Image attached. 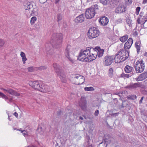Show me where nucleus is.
<instances>
[{"instance_id":"27","label":"nucleus","mask_w":147,"mask_h":147,"mask_svg":"<svg viewBox=\"0 0 147 147\" xmlns=\"http://www.w3.org/2000/svg\"><path fill=\"white\" fill-rule=\"evenodd\" d=\"M142 86V83L138 82L135 83L131 86V87L133 88H136L138 87H141Z\"/></svg>"},{"instance_id":"23","label":"nucleus","mask_w":147,"mask_h":147,"mask_svg":"<svg viewBox=\"0 0 147 147\" xmlns=\"http://www.w3.org/2000/svg\"><path fill=\"white\" fill-rule=\"evenodd\" d=\"M125 71L126 73L131 72L134 70L133 68L129 65H127L125 67Z\"/></svg>"},{"instance_id":"18","label":"nucleus","mask_w":147,"mask_h":147,"mask_svg":"<svg viewBox=\"0 0 147 147\" xmlns=\"http://www.w3.org/2000/svg\"><path fill=\"white\" fill-rule=\"evenodd\" d=\"M50 90L49 87L48 86L42 84L41 85L39 91L42 92H49Z\"/></svg>"},{"instance_id":"58","label":"nucleus","mask_w":147,"mask_h":147,"mask_svg":"<svg viewBox=\"0 0 147 147\" xmlns=\"http://www.w3.org/2000/svg\"><path fill=\"white\" fill-rule=\"evenodd\" d=\"M121 107H124V106L123 105V103L122 104V105H121Z\"/></svg>"},{"instance_id":"52","label":"nucleus","mask_w":147,"mask_h":147,"mask_svg":"<svg viewBox=\"0 0 147 147\" xmlns=\"http://www.w3.org/2000/svg\"><path fill=\"white\" fill-rule=\"evenodd\" d=\"M147 3V0H143L142 2V3L145 4Z\"/></svg>"},{"instance_id":"55","label":"nucleus","mask_w":147,"mask_h":147,"mask_svg":"<svg viewBox=\"0 0 147 147\" xmlns=\"http://www.w3.org/2000/svg\"><path fill=\"white\" fill-rule=\"evenodd\" d=\"M13 114L16 117H17L18 116V114L16 112L14 113Z\"/></svg>"},{"instance_id":"56","label":"nucleus","mask_w":147,"mask_h":147,"mask_svg":"<svg viewBox=\"0 0 147 147\" xmlns=\"http://www.w3.org/2000/svg\"><path fill=\"white\" fill-rule=\"evenodd\" d=\"M144 55L145 56L147 57V52L144 53Z\"/></svg>"},{"instance_id":"6","label":"nucleus","mask_w":147,"mask_h":147,"mask_svg":"<svg viewBox=\"0 0 147 147\" xmlns=\"http://www.w3.org/2000/svg\"><path fill=\"white\" fill-rule=\"evenodd\" d=\"M88 37L90 39H93L97 37L99 34L100 32L95 27H91L88 31Z\"/></svg>"},{"instance_id":"34","label":"nucleus","mask_w":147,"mask_h":147,"mask_svg":"<svg viewBox=\"0 0 147 147\" xmlns=\"http://www.w3.org/2000/svg\"><path fill=\"white\" fill-rule=\"evenodd\" d=\"M85 91H92L94 90V88L92 87H85L84 88Z\"/></svg>"},{"instance_id":"17","label":"nucleus","mask_w":147,"mask_h":147,"mask_svg":"<svg viewBox=\"0 0 147 147\" xmlns=\"http://www.w3.org/2000/svg\"><path fill=\"white\" fill-rule=\"evenodd\" d=\"M99 20H99V22L102 26L107 25L109 22L108 18L105 16L100 18Z\"/></svg>"},{"instance_id":"43","label":"nucleus","mask_w":147,"mask_h":147,"mask_svg":"<svg viewBox=\"0 0 147 147\" xmlns=\"http://www.w3.org/2000/svg\"><path fill=\"white\" fill-rule=\"evenodd\" d=\"M5 43L4 41L0 39V47H2Z\"/></svg>"},{"instance_id":"50","label":"nucleus","mask_w":147,"mask_h":147,"mask_svg":"<svg viewBox=\"0 0 147 147\" xmlns=\"http://www.w3.org/2000/svg\"><path fill=\"white\" fill-rule=\"evenodd\" d=\"M2 98L5 99V100H7L9 98L8 97H7V96H6L5 94Z\"/></svg>"},{"instance_id":"46","label":"nucleus","mask_w":147,"mask_h":147,"mask_svg":"<svg viewBox=\"0 0 147 147\" xmlns=\"http://www.w3.org/2000/svg\"><path fill=\"white\" fill-rule=\"evenodd\" d=\"M47 0H39L41 3H44L46 2Z\"/></svg>"},{"instance_id":"38","label":"nucleus","mask_w":147,"mask_h":147,"mask_svg":"<svg viewBox=\"0 0 147 147\" xmlns=\"http://www.w3.org/2000/svg\"><path fill=\"white\" fill-rule=\"evenodd\" d=\"M37 70H41L46 69V67L45 66H41L38 67H36Z\"/></svg>"},{"instance_id":"7","label":"nucleus","mask_w":147,"mask_h":147,"mask_svg":"<svg viewBox=\"0 0 147 147\" xmlns=\"http://www.w3.org/2000/svg\"><path fill=\"white\" fill-rule=\"evenodd\" d=\"M143 62V61L142 60H140L136 62L134 68L137 73H141L144 70L145 65Z\"/></svg>"},{"instance_id":"60","label":"nucleus","mask_w":147,"mask_h":147,"mask_svg":"<svg viewBox=\"0 0 147 147\" xmlns=\"http://www.w3.org/2000/svg\"><path fill=\"white\" fill-rule=\"evenodd\" d=\"M147 20H146L145 22H144V23L143 24H144L145 23V22L147 21Z\"/></svg>"},{"instance_id":"14","label":"nucleus","mask_w":147,"mask_h":147,"mask_svg":"<svg viewBox=\"0 0 147 147\" xmlns=\"http://www.w3.org/2000/svg\"><path fill=\"white\" fill-rule=\"evenodd\" d=\"M133 43V40L132 38H129L127 41L125 43L123 49H125L126 50L129 49L131 47Z\"/></svg>"},{"instance_id":"20","label":"nucleus","mask_w":147,"mask_h":147,"mask_svg":"<svg viewBox=\"0 0 147 147\" xmlns=\"http://www.w3.org/2000/svg\"><path fill=\"white\" fill-rule=\"evenodd\" d=\"M86 101L84 98H81L79 103V105L82 109L84 110L86 109Z\"/></svg>"},{"instance_id":"35","label":"nucleus","mask_w":147,"mask_h":147,"mask_svg":"<svg viewBox=\"0 0 147 147\" xmlns=\"http://www.w3.org/2000/svg\"><path fill=\"white\" fill-rule=\"evenodd\" d=\"M105 142H102L99 144L98 147H106L107 146V143L105 144Z\"/></svg>"},{"instance_id":"45","label":"nucleus","mask_w":147,"mask_h":147,"mask_svg":"<svg viewBox=\"0 0 147 147\" xmlns=\"http://www.w3.org/2000/svg\"><path fill=\"white\" fill-rule=\"evenodd\" d=\"M99 114V111L98 110H96L94 113V115L95 116H98Z\"/></svg>"},{"instance_id":"41","label":"nucleus","mask_w":147,"mask_h":147,"mask_svg":"<svg viewBox=\"0 0 147 147\" xmlns=\"http://www.w3.org/2000/svg\"><path fill=\"white\" fill-rule=\"evenodd\" d=\"M62 19V16L60 14H58L57 16V21L59 22Z\"/></svg>"},{"instance_id":"33","label":"nucleus","mask_w":147,"mask_h":147,"mask_svg":"<svg viewBox=\"0 0 147 147\" xmlns=\"http://www.w3.org/2000/svg\"><path fill=\"white\" fill-rule=\"evenodd\" d=\"M133 74L131 75H130V74H122L121 75V77L124 78H128L129 77H131Z\"/></svg>"},{"instance_id":"9","label":"nucleus","mask_w":147,"mask_h":147,"mask_svg":"<svg viewBox=\"0 0 147 147\" xmlns=\"http://www.w3.org/2000/svg\"><path fill=\"white\" fill-rule=\"evenodd\" d=\"M118 53L121 56L122 61H124L127 59L129 56V53L128 51L125 49H122L118 52Z\"/></svg>"},{"instance_id":"21","label":"nucleus","mask_w":147,"mask_h":147,"mask_svg":"<svg viewBox=\"0 0 147 147\" xmlns=\"http://www.w3.org/2000/svg\"><path fill=\"white\" fill-rule=\"evenodd\" d=\"M114 58L115 59V61L116 63H119L121 62H122L121 56L118 53L115 56Z\"/></svg>"},{"instance_id":"28","label":"nucleus","mask_w":147,"mask_h":147,"mask_svg":"<svg viewBox=\"0 0 147 147\" xmlns=\"http://www.w3.org/2000/svg\"><path fill=\"white\" fill-rule=\"evenodd\" d=\"M28 71L30 72H33L37 70V68L36 67H29L28 68Z\"/></svg>"},{"instance_id":"3","label":"nucleus","mask_w":147,"mask_h":147,"mask_svg":"<svg viewBox=\"0 0 147 147\" xmlns=\"http://www.w3.org/2000/svg\"><path fill=\"white\" fill-rule=\"evenodd\" d=\"M98 9V6L96 4L87 9L85 12L86 18L87 19H90L94 17L96 14V11Z\"/></svg>"},{"instance_id":"2","label":"nucleus","mask_w":147,"mask_h":147,"mask_svg":"<svg viewBox=\"0 0 147 147\" xmlns=\"http://www.w3.org/2000/svg\"><path fill=\"white\" fill-rule=\"evenodd\" d=\"M62 39L63 36L62 34L55 33L52 36L50 42L53 48L56 49L59 48L61 46Z\"/></svg>"},{"instance_id":"36","label":"nucleus","mask_w":147,"mask_h":147,"mask_svg":"<svg viewBox=\"0 0 147 147\" xmlns=\"http://www.w3.org/2000/svg\"><path fill=\"white\" fill-rule=\"evenodd\" d=\"M110 0H100V3L103 5H106L109 3Z\"/></svg>"},{"instance_id":"42","label":"nucleus","mask_w":147,"mask_h":147,"mask_svg":"<svg viewBox=\"0 0 147 147\" xmlns=\"http://www.w3.org/2000/svg\"><path fill=\"white\" fill-rule=\"evenodd\" d=\"M49 46V45L48 44H47L46 45V51L48 52H49V51H52V50L50 48H49L48 47Z\"/></svg>"},{"instance_id":"44","label":"nucleus","mask_w":147,"mask_h":147,"mask_svg":"<svg viewBox=\"0 0 147 147\" xmlns=\"http://www.w3.org/2000/svg\"><path fill=\"white\" fill-rule=\"evenodd\" d=\"M118 113H113L110 114V115L112 117H115L118 115Z\"/></svg>"},{"instance_id":"57","label":"nucleus","mask_w":147,"mask_h":147,"mask_svg":"<svg viewBox=\"0 0 147 147\" xmlns=\"http://www.w3.org/2000/svg\"><path fill=\"white\" fill-rule=\"evenodd\" d=\"M80 119L81 120H83V117H80Z\"/></svg>"},{"instance_id":"54","label":"nucleus","mask_w":147,"mask_h":147,"mask_svg":"<svg viewBox=\"0 0 147 147\" xmlns=\"http://www.w3.org/2000/svg\"><path fill=\"white\" fill-rule=\"evenodd\" d=\"M55 3L56 4L58 3L59 1H60V0H55Z\"/></svg>"},{"instance_id":"48","label":"nucleus","mask_w":147,"mask_h":147,"mask_svg":"<svg viewBox=\"0 0 147 147\" xmlns=\"http://www.w3.org/2000/svg\"><path fill=\"white\" fill-rule=\"evenodd\" d=\"M144 98V97L143 96H142L141 97L140 100L139 101V103H140V104H141V103H142V100H143Z\"/></svg>"},{"instance_id":"13","label":"nucleus","mask_w":147,"mask_h":147,"mask_svg":"<svg viewBox=\"0 0 147 147\" xmlns=\"http://www.w3.org/2000/svg\"><path fill=\"white\" fill-rule=\"evenodd\" d=\"M126 11V8L123 5H119L115 9V12L117 13H120L124 12Z\"/></svg>"},{"instance_id":"59","label":"nucleus","mask_w":147,"mask_h":147,"mask_svg":"<svg viewBox=\"0 0 147 147\" xmlns=\"http://www.w3.org/2000/svg\"><path fill=\"white\" fill-rule=\"evenodd\" d=\"M87 147H92V146L91 145H89Z\"/></svg>"},{"instance_id":"25","label":"nucleus","mask_w":147,"mask_h":147,"mask_svg":"<svg viewBox=\"0 0 147 147\" xmlns=\"http://www.w3.org/2000/svg\"><path fill=\"white\" fill-rule=\"evenodd\" d=\"M20 56L22 57L23 64H25L26 63V61L27 60V59L26 57L25 54L22 51L20 53Z\"/></svg>"},{"instance_id":"19","label":"nucleus","mask_w":147,"mask_h":147,"mask_svg":"<svg viewBox=\"0 0 147 147\" xmlns=\"http://www.w3.org/2000/svg\"><path fill=\"white\" fill-rule=\"evenodd\" d=\"M84 14H82L76 18L75 19V21L77 23H81L84 22Z\"/></svg>"},{"instance_id":"26","label":"nucleus","mask_w":147,"mask_h":147,"mask_svg":"<svg viewBox=\"0 0 147 147\" xmlns=\"http://www.w3.org/2000/svg\"><path fill=\"white\" fill-rule=\"evenodd\" d=\"M128 36L127 34H125L121 37L119 38L120 41L123 42H125L128 39Z\"/></svg>"},{"instance_id":"1","label":"nucleus","mask_w":147,"mask_h":147,"mask_svg":"<svg viewBox=\"0 0 147 147\" xmlns=\"http://www.w3.org/2000/svg\"><path fill=\"white\" fill-rule=\"evenodd\" d=\"M104 50H96L93 48L87 47L85 50H81L78 57L79 60L85 62H89L95 60L98 55L99 57L103 55Z\"/></svg>"},{"instance_id":"8","label":"nucleus","mask_w":147,"mask_h":147,"mask_svg":"<svg viewBox=\"0 0 147 147\" xmlns=\"http://www.w3.org/2000/svg\"><path fill=\"white\" fill-rule=\"evenodd\" d=\"M73 80L75 82L74 83L76 85H81L83 84L85 81L84 77L80 75H74L73 76Z\"/></svg>"},{"instance_id":"49","label":"nucleus","mask_w":147,"mask_h":147,"mask_svg":"<svg viewBox=\"0 0 147 147\" xmlns=\"http://www.w3.org/2000/svg\"><path fill=\"white\" fill-rule=\"evenodd\" d=\"M140 18H141L140 17H139L137 20V22L138 24H140Z\"/></svg>"},{"instance_id":"32","label":"nucleus","mask_w":147,"mask_h":147,"mask_svg":"<svg viewBox=\"0 0 147 147\" xmlns=\"http://www.w3.org/2000/svg\"><path fill=\"white\" fill-rule=\"evenodd\" d=\"M126 22L128 25L130 27L131 26V20L129 17H127L126 18Z\"/></svg>"},{"instance_id":"37","label":"nucleus","mask_w":147,"mask_h":147,"mask_svg":"<svg viewBox=\"0 0 147 147\" xmlns=\"http://www.w3.org/2000/svg\"><path fill=\"white\" fill-rule=\"evenodd\" d=\"M113 69L112 68H110L109 70V76L111 77H112L113 75Z\"/></svg>"},{"instance_id":"16","label":"nucleus","mask_w":147,"mask_h":147,"mask_svg":"<svg viewBox=\"0 0 147 147\" xmlns=\"http://www.w3.org/2000/svg\"><path fill=\"white\" fill-rule=\"evenodd\" d=\"M147 78V72H144L142 74H141L136 78L135 80L137 81H142Z\"/></svg>"},{"instance_id":"61","label":"nucleus","mask_w":147,"mask_h":147,"mask_svg":"<svg viewBox=\"0 0 147 147\" xmlns=\"http://www.w3.org/2000/svg\"><path fill=\"white\" fill-rule=\"evenodd\" d=\"M9 101H11V99H10L9 100Z\"/></svg>"},{"instance_id":"31","label":"nucleus","mask_w":147,"mask_h":147,"mask_svg":"<svg viewBox=\"0 0 147 147\" xmlns=\"http://www.w3.org/2000/svg\"><path fill=\"white\" fill-rule=\"evenodd\" d=\"M127 98L129 100H134L136 98V96L134 95H130L127 96Z\"/></svg>"},{"instance_id":"12","label":"nucleus","mask_w":147,"mask_h":147,"mask_svg":"<svg viewBox=\"0 0 147 147\" xmlns=\"http://www.w3.org/2000/svg\"><path fill=\"white\" fill-rule=\"evenodd\" d=\"M53 66L58 76H62V71L61 69V68L60 66L56 63H53Z\"/></svg>"},{"instance_id":"29","label":"nucleus","mask_w":147,"mask_h":147,"mask_svg":"<svg viewBox=\"0 0 147 147\" xmlns=\"http://www.w3.org/2000/svg\"><path fill=\"white\" fill-rule=\"evenodd\" d=\"M128 94V92L126 90H125L123 91L121 94L118 93V95L119 97H121V96H125L126 95Z\"/></svg>"},{"instance_id":"15","label":"nucleus","mask_w":147,"mask_h":147,"mask_svg":"<svg viewBox=\"0 0 147 147\" xmlns=\"http://www.w3.org/2000/svg\"><path fill=\"white\" fill-rule=\"evenodd\" d=\"M1 89L7 92L10 94L12 95H15L16 96H19L20 95V94L17 92L11 89L7 88V89H5L2 88H1Z\"/></svg>"},{"instance_id":"4","label":"nucleus","mask_w":147,"mask_h":147,"mask_svg":"<svg viewBox=\"0 0 147 147\" xmlns=\"http://www.w3.org/2000/svg\"><path fill=\"white\" fill-rule=\"evenodd\" d=\"M75 51L70 45L67 46L65 52V55L66 57L72 63L75 62V60L73 57L74 55Z\"/></svg>"},{"instance_id":"22","label":"nucleus","mask_w":147,"mask_h":147,"mask_svg":"<svg viewBox=\"0 0 147 147\" xmlns=\"http://www.w3.org/2000/svg\"><path fill=\"white\" fill-rule=\"evenodd\" d=\"M141 43L140 41H138L136 42L135 46L137 49V51L138 53L140 52Z\"/></svg>"},{"instance_id":"10","label":"nucleus","mask_w":147,"mask_h":147,"mask_svg":"<svg viewBox=\"0 0 147 147\" xmlns=\"http://www.w3.org/2000/svg\"><path fill=\"white\" fill-rule=\"evenodd\" d=\"M114 57L113 56H106L104 58V64L106 66H109L111 64L113 61Z\"/></svg>"},{"instance_id":"53","label":"nucleus","mask_w":147,"mask_h":147,"mask_svg":"<svg viewBox=\"0 0 147 147\" xmlns=\"http://www.w3.org/2000/svg\"><path fill=\"white\" fill-rule=\"evenodd\" d=\"M4 94L0 92V96L3 98Z\"/></svg>"},{"instance_id":"11","label":"nucleus","mask_w":147,"mask_h":147,"mask_svg":"<svg viewBox=\"0 0 147 147\" xmlns=\"http://www.w3.org/2000/svg\"><path fill=\"white\" fill-rule=\"evenodd\" d=\"M29 85L35 89L39 90L41 87V85L38 81L29 82Z\"/></svg>"},{"instance_id":"63","label":"nucleus","mask_w":147,"mask_h":147,"mask_svg":"<svg viewBox=\"0 0 147 147\" xmlns=\"http://www.w3.org/2000/svg\"><path fill=\"white\" fill-rule=\"evenodd\" d=\"M58 147H59V146H58Z\"/></svg>"},{"instance_id":"47","label":"nucleus","mask_w":147,"mask_h":147,"mask_svg":"<svg viewBox=\"0 0 147 147\" xmlns=\"http://www.w3.org/2000/svg\"><path fill=\"white\" fill-rule=\"evenodd\" d=\"M21 132L24 135H26V134L27 133V131L25 130H24L22 131Z\"/></svg>"},{"instance_id":"39","label":"nucleus","mask_w":147,"mask_h":147,"mask_svg":"<svg viewBox=\"0 0 147 147\" xmlns=\"http://www.w3.org/2000/svg\"><path fill=\"white\" fill-rule=\"evenodd\" d=\"M140 8H141L140 7H137L136 8V13L137 15H138Z\"/></svg>"},{"instance_id":"62","label":"nucleus","mask_w":147,"mask_h":147,"mask_svg":"<svg viewBox=\"0 0 147 147\" xmlns=\"http://www.w3.org/2000/svg\"><path fill=\"white\" fill-rule=\"evenodd\" d=\"M50 53V54H51V55L52 54V53H51V52H50V53Z\"/></svg>"},{"instance_id":"40","label":"nucleus","mask_w":147,"mask_h":147,"mask_svg":"<svg viewBox=\"0 0 147 147\" xmlns=\"http://www.w3.org/2000/svg\"><path fill=\"white\" fill-rule=\"evenodd\" d=\"M125 1L126 4L129 5L131 3L132 0H125Z\"/></svg>"},{"instance_id":"5","label":"nucleus","mask_w":147,"mask_h":147,"mask_svg":"<svg viewBox=\"0 0 147 147\" xmlns=\"http://www.w3.org/2000/svg\"><path fill=\"white\" fill-rule=\"evenodd\" d=\"M24 6L26 10H30L32 8V9L31 10L30 15L33 16L37 13L38 8L36 6L33 7L32 5L30 2L25 1L24 3Z\"/></svg>"},{"instance_id":"51","label":"nucleus","mask_w":147,"mask_h":147,"mask_svg":"<svg viewBox=\"0 0 147 147\" xmlns=\"http://www.w3.org/2000/svg\"><path fill=\"white\" fill-rule=\"evenodd\" d=\"M143 14V12H141L140 14V15L139 16V17H140L141 18H142V16Z\"/></svg>"},{"instance_id":"24","label":"nucleus","mask_w":147,"mask_h":147,"mask_svg":"<svg viewBox=\"0 0 147 147\" xmlns=\"http://www.w3.org/2000/svg\"><path fill=\"white\" fill-rule=\"evenodd\" d=\"M110 137L108 135H105L104 136V141L105 143L109 144L111 142Z\"/></svg>"},{"instance_id":"30","label":"nucleus","mask_w":147,"mask_h":147,"mask_svg":"<svg viewBox=\"0 0 147 147\" xmlns=\"http://www.w3.org/2000/svg\"><path fill=\"white\" fill-rule=\"evenodd\" d=\"M36 18L35 16L32 17L31 19L30 23L32 25H33L36 20Z\"/></svg>"}]
</instances>
